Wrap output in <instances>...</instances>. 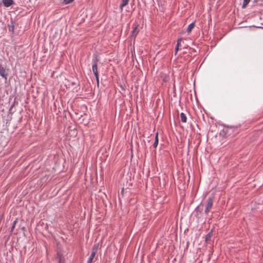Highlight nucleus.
I'll return each instance as SVG.
<instances>
[{"label": "nucleus", "mask_w": 263, "mask_h": 263, "mask_svg": "<svg viewBox=\"0 0 263 263\" xmlns=\"http://www.w3.org/2000/svg\"><path fill=\"white\" fill-rule=\"evenodd\" d=\"M213 203L214 198L213 197H209L204 202H201L195 210L196 212L195 216L198 218L201 217L203 213V208L204 206L205 207L204 212L206 215H208L213 207Z\"/></svg>", "instance_id": "1"}, {"label": "nucleus", "mask_w": 263, "mask_h": 263, "mask_svg": "<svg viewBox=\"0 0 263 263\" xmlns=\"http://www.w3.org/2000/svg\"><path fill=\"white\" fill-rule=\"evenodd\" d=\"M98 60L97 59L93 60L92 61V70L96 78L97 85H99V73L98 71V66H97Z\"/></svg>", "instance_id": "2"}, {"label": "nucleus", "mask_w": 263, "mask_h": 263, "mask_svg": "<svg viewBox=\"0 0 263 263\" xmlns=\"http://www.w3.org/2000/svg\"><path fill=\"white\" fill-rule=\"evenodd\" d=\"M57 259L58 263H65V257L61 251L58 252Z\"/></svg>", "instance_id": "3"}, {"label": "nucleus", "mask_w": 263, "mask_h": 263, "mask_svg": "<svg viewBox=\"0 0 263 263\" xmlns=\"http://www.w3.org/2000/svg\"><path fill=\"white\" fill-rule=\"evenodd\" d=\"M97 249H95V247L92 248V251L90 254V256L88 260L87 263H92V260L93 259V258L96 255Z\"/></svg>", "instance_id": "4"}, {"label": "nucleus", "mask_w": 263, "mask_h": 263, "mask_svg": "<svg viewBox=\"0 0 263 263\" xmlns=\"http://www.w3.org/2000/svg\"><path fill=\"white\" fill-rule=\"evenodd\" d=\"M0 75L4 78L7 79V74L6 73V69L0 65Z\"/></svg>", "instance_id": "5"}, {"label": "nucleus", "mask_w": 263, "mask_h": 263, "mask_svg": "<svg viewBox=\"0 0 263 263\" xmlns=\"http://www.w3.org/2000/svg\"><path fill=\"white\" fill-rule=\"evenodd\" d=\"M3 3L5 7H9L11 6L13 3V0H3Z\"/></svg>", "instance_id": "6"}, {"label": "nucleus", "mask_w": 263, "mask_h": 263, "mask_svg": "<svg viewBox=\"0 0 263 263\" xmlns=\"http://www.w3.org/2000/svg\"><path fill=\"white\" fill-rule=\"evenodd\" d=\"M195 27V23L193 22L191 23L187 28V32L188 33H190L191 31L193 28Z\"/></svg>", "instance_id": "7"}, {"label": "nucleus", "mask_w": 263, "mask_h": 263, "mask_svg": "<svg viewBox=\"0 0 263 263\" xmlns=\"http://www.w3.org/2000/svg\"><path fill=\"white\" fill-rule=\"evenodd\" d=\"M180 118L181 122H182L183 123L186 122V115L183 112H181L180 114Z\"/></svg>", "instance_id": "8"}, {"label": "nucleus", "mask_w": 263, "mask_h": 263, "mask_svg": "<svg viewBox=\"0 0 263 263\" xmlns=\"http://www.w3.org/2000/svg\"><path fill=\"white\" fill-rule=\"evenodd\" d=\"M158 144V134L157 133L155 135V141L153 143V146L156 147Z\"/></svg>", "instance_id": "9"}, {"label": "nucleus", "mask_w": 263, "mask_h": 263, "mask_svg": "<svg viewBox=\"0 0 263 263\" xmlns=\"http://www.w3.org/2000/svg\"><path fill=\"white\" fill-rule=\"evenodd\" d=\"M212 232L209 233L208 234H207L206 235H205V241L207 242L208 241H209L210 240H211V238L212 237Z\"/></svg>", "instance_id": "10"}, {"label": "nucleus", "mask_w": 263, "mask_h": 263, "mask_svg": "<svg viewBox=\"0 0 263 263\" xmlns=\"http://www.w3.org/2000/svg\"><path fill=\"white\" fill-rule=\"evenodd\" d=\"M128 1L129 0H122V4L120 5V7L121 8L126 6L128 4Z\"/></svg>", "instance_id": "11"}, {"label": "nucleus", "mask_w": 263, "mask_h": 263, "mask_svg": "<svg viewBox=\"0 0 263 263\" xmlns=\"http://www.w3.org/2000/svg\"><path fill=\"white\" fill-rule=\"evenodd\" d=\"M139 31V30H138V26L134 28V29L133 30V36L135 35H136Z\"/></svg>", "instance_id": "12"}, {"label": "nucleus", "mask_w": 263, "mask_h": 263, "mask_svg": "<svg viewBox=\"0 0 263 263\" xmlns=\"http://www.w3.org/2000/svg\"><path fill=\"white\" fill-rule=\"evenodd\" d=\"M250 0H243V4H242V8L246 7V6L250 2Z\"/></svg>", "instance_id": "13"}, {"label": "nucleus", "mask_w": 263, "mask_h": 263, "mask_svg": "<svg viewBox=\"0 0 263 263\" xmlns=\"http://www.w3.org/2000/svg\"><path fill=\"white\" fill-rule=\"evenodd\" d=\"M16 222H17V220H16H16H15L13 221V224H12V227H11V232H12V231H13V230H14V228H15V224H16Z\"/></svg>", "instance_id": "14"}, {"label": "nucleus", "mask_w": 263, "mask_h": 263, "mask_svg": "<svg viewBox=\"0 0 263 263\" xmlns=\"http://www.w3.org/2000/svg\"><path fill=\"white\" fill-rule=\"evenodd\" d=\"M73 0H63V3L65 4H67L71 3Z\"/></svg>", "instance_id": "15"}, {"label": "nucleus", "mask_w": 263, "mask_h": 263, "mask_svg": "<svg viewBox=\"0 0 263 263\" xmlns=\"http://www.w3.org/2000/svg\"><path fill=\"white\" fill-rule=\"evenodd\" d=\"M181 41H182V38H179V39H178L177 45H176L177 46H180V45L181 44Z\"/></svg>", "instance_id": "16"}, {"label": "nucleus", "mask_w": 263, "mask_h": 263, "mask_svg": "<svg viewBox=\"0 0 263 263\" xmlns=\"http://www.w3.org/2000/svg\"><path fill=\"white\" fill-rule=\"evenodd\" d=\"M14 25L9 26V31L13 32V30H14Z\"/></svg>", "instance_id": "17"}, {"label": "nucleus", "mask_w": 263, "mask_h": 263, "mask_svg": "<svg viewBox=\"0 0 263 263\" xmlns=\"http://www.w3.org/2000/svg\"><path fill=\"white\" fill-rule=\"evenodd\" d=\"M178 50H179V46H176V47L175 48V54H177Z\"/></svg>", "instance_id": "18"}, {"label": "nucleus", "mask_w": 263, "mask_h": 263, "mask_svg": "<svg viewBox=\"0 0 263 263\" xmlns=\"http://www.w3.org/2000/svg\"><path fill=\"white\" fill-rule=\"evenodd\" d=\"M124 189L123 188L122 190V193H123L124 192Z\"/></svg>", "instance_id": "19"}]
</instances>
